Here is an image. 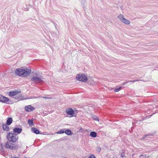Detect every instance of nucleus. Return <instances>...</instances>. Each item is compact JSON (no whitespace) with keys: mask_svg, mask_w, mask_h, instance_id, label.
I'll list each match as a JSON object with an SVG mask.
<instances>
[{"mask_svg":"<svg viewBox=\"0 0 158 158\" xmlns=\"http://www.w3.org/2000/svg\"><path fill=\"white\" fill-rule=\"evenodd\" d=\"M6 137L8 141L4 145L6 148L11 150H16L20 148L18 143H15L19 139V136L17 134H14L12 132H9L7 133Z\"/></svg>","mask_w":158,"mask_h":158,"instance_id":"f257e3e1","label":"nucleus"},{"mask_svg":"<svg viewBox=\"0 0 158 158\" xmlns=\"http://www.w3.org/2000/svg\"><path fill=\"white\" fill-rule=\"evenodd\" d=\"M31 72V69L27 68H16L15 70V74L16 76L20 77H28Z\"/></svg>","mask_w":158,"mask_h":158,"instance_id":"f03ea898","label":"nucleus"},{"mask_svg":"<svg viewBox=\"0 0 158 158\" xmlns=\"http://www.w3.org/2000/svg\"><path fill=\"white\" fill-rule=\"evenodd\" d=\"M76 79L78 81L83 82H86L88 80L87 76L85 74L82 73L77 74L76 77Z\"/></svg>","mask_w":158,"mask_h":158,"instance_id":"7ed1b4c3","label":"nucleus"},{"mask_svg":"<svg viewBox=\"0 0 158 158\" xmlns=\"http://www.w3.org/2000/svg\"><path fill=\"white\" fill-rule=\"evenodd\" d=\"M0 102L8 104H11L13 103L12 102L10 101L9 98L1 94H0Z\"/></svg>","mask_w":158,"mask_h":158,"instance_id":"20e7f679","label":"nucleus"},{"mask_svg":"<svg viewBox=\"0 0 158 158\" xmlns=\"http://www.w3.org/2000/svg\"><path fill=\"white\" fill-rule=\"evenodd\" d=\"M31 80L36 84H40L43 81L42 79L41 76L40 75L39 76V77H32L31 78Z\"/></svg>","mask_w":158,"mask_h":158,"instance_id":"39448f33","label":"nucleus"},{"mask_svg":"<svg viewBox=\"0 0 158 158\" xmlns=\"http://www.w3.org/2000/svg\"><path fill=\"white\" fill-rule=\"evenodd\" d=\"M22 131V127L20 125H16L13 129V132L18 135L21 133Z\"/></svg>","mask_w":158,"mask_h":158,"instance_id":"423d86ee","label":"nucleus"},{"mask_svg":"<svg viewBox=\"0 0 158 158\" xmlns=\"http://www.w3.org/2000/svg\"><path fill=\"white\" fill-rule=\"evenodd\" d=\"M66 113L67 114L69 115V117L71 118L73 117L76 116L75 112L74 110L71 108H68L66 109Z\"/></svg>","mask_w":158,"mask_h":158,"instance_id":"0eeeda50","label":"nucleus"},{"mask_svg":"<svg viewBox=\"0 0 158 158\" xmlns=\"http://www.w3.org/2000/svg\"><path fill=\"white\" fill-rule=\"evenodd\" d=\"M21 91L19 89L18 90L15 89L13 91L9 92L8 93V95L10 97H13L17 95Z\"/></svg>","mask_w":158,"mask_h":158,"instance_id":"6e6552de","label":"nucleus"},{"mask_svg":"<svg viewBox=\"0 0 158 158\" xmlns=\"http://www.w3.org/2000/svg\"><path fill=\"white\" fill-rule=\"evenodd\" d=\"M24 109L25 111L27 112H31L35 109V108L31 105H29L25 106Z\"/></svg>","mask_w":158,"mask_h":158,"instance_id":"1a4fd4ad","label":"nucleus"},{"mask_svg":"<svg viewBox=\"0 0 158 158\" xmlns=\"http://www.w3.org/2000/svg\"><path fill=\"white\" fill-rule=\"evenodd\" d=\"M9 125L6 124V123L2 124V128L4 131H10V128L9 127Z\"/></svg>","mask_w":158,"mask_h":158,"instance_id":"9d476101","label":"nucleus"},{"mask_svg":"<svg viewBox=\"0 0 158 158\" xmlns=\"http://www.w3.org/2000/svg\"><path fill=\"white\" fill-rule=\"evenodd\" d=\"M31 130L32 132L36 134H41L40 133L39 130L37 128L32 127Z\"/></svg>","mask_w":158,"mask_h":158,"instance_id":"9b49d317","label":"nucleus"},{"mask_svg":"<svg viewBox=\"0 0 158 158\" xmlns=\"http://www.w3.org/2000/svg\"><path fill=\"white\" fill-rule=\"evenodd\" d=\"M65 133L68 135H73V133L71 130L68 129H65Z\"/></svg>","mask_w":158,"mask_h":158,"instance_id":"f8f14e48","label":"nucleus"},{"mask_svg":"<svg viewBox=\"0 0 158 158\" xmlns=\"http://www.w3.org/2000/svg\"><path fill=\"white\" fill-rule=\"evenodd\" d=\"M13 119L11 117H8L6 119V122L5 123L6 124L10 125L12 123Z\"/></svg>","mask_w":158,"mask_h":158,"instance_id":"ddd939ff","label":"nucleus"},{"mask_svg":"<svg viewBox=\"0 0 158 158\" xmlns=\"http://www.w3.org/2000/svg\"><path fill=\"white\" fill-rule=\"evenodd\" d=\"M156 132H152V133H150V134H146L142 138H141V140H143L145 139V137L148 136H153L154 135L156 134Z\"/></svg>","mask_w":158,"mask_h":158,"instance_id":"4468645a","label":"nucleus"},{"mask_svg":"<svg viewBox=\"0 0 158 158\" xmlns=\"http://www.w3.org/2000/svg\"><path fill=\"white\" fill-rule=\"evenodd\" d=\"M14 98L16 99L18 101H20V100H23L24 99V98H23V96L22 95H18L15 96Z\"/></svg>","mask_w":158,"mask_h":158,"instance_id":"2eb2a0df","label":"nucleus"},{"mask_svg":"<svg viewBox=\"0 0 158 158\" xmlns=\"http://www.w3.org/2000/svg\"><path fill=\"white\" fill-rule=\"evenodd\" d=\"M89 135L93 138H95L97 136V133L94 131H93L90 132Z\"/></svg>","mask_w":158,"mask_h":158,"instance_id":"dca6fc26","label":"nucleus"},{"mask_svg":"<svg viewBox=\"0 0 158 158\" xmlns=\"http://www.w3.org/2000/svg\"><path fill=\"white\" fill-rule=\"evenodd\" d=\"M28 123L30 126H34V124L33 122V119H29L28 120Z\"/></svg>","mask_w":158,"mask_h":158,"instance_id":"f3484780","label":"nucleus"},{"mask_svg":"<svg viewBox=\"0 0 158 158\" xmlns=\"http://www.w3.org/2000/svg\"><path fill=\"white\" fill-rule=\"evenodd\" d=\"M65 128H63L61 129L59 131H57L56 133L58 134H62L64 133L65 132Z\"/></svg>","mask_w":158,"mask_h":158,"instance_id":"a211bd4d","label":"nucleus"},{"mask_svg":"<svg viewBox=\"0 0 158 158\" xmlns=\"http://www.w3.org/2000/svg\"><path fill=\"white\" fill-rule=\"evenodd\" d=\"M91 117L94 120L99 121L98 117L96 115L93 114L91 115Z\"/></svg>","mask_w":158,"mask_h":158,"instance_id":"6ab92c4d","label":"nucleus"},{"mask_svg":"<svg viewBox=\"0 0 158 158\" xmlns=\"http://www.w3.org/2000/svg\"><path fill=\"white\" fill-rule=\"evenodd\" d=\"M122 22L126 24H129L130 23V22L129 20L125 18L123 19V20Z\"/></svg>","mask_w":158,"mask_h":158,"instance_id":"aec40b11","label":"nucleus"},{"mask_svg":"<svg viewBox=\"0 0 158 158\" xmlns=\"http://www.w3.org/2000/svg\"><path fill=\"white\" fill-rule=\"evenodd\" d=\"M139 81V80H133V81H124L123 83V85H125V84H126V83H128V82H135V81Z\"/></svg>","mask_w":158,"mask_h":158,"instance_id":"412c9836","label":"nucleus"},{"mask_svg":"<svg viewBox=\"0 0 158 158\" xmlns=\"http://www.w3.org/2000/svg\"><path fill=\"white\" fill-rule=\"evenodd\" d=\"M117 18L121 21H122L123 20V19H124L125 18L124 17V16L122 14H121L119 15L118 16Z\"/></svg>","mask_w":158,"mask_h":158,"instance_id":"4be33fe9","label":"nucleus"},{"mask_svg":"<svg viewBox=\"0 0 158 158\" xmlns=\"http://www.w3.org/2000/svg\"><path fill=\"white\" fill-rule=\"evenodd\" d=\"M148 156H147L146 154H142L140 155L139 158H148Z\"/></svg>","mask_w":158,"mask_h":158,"instance_id":"5701e85b","label":"nucleus"},{"mask_svg":"<svg viewBox=\"0 0 158 158\" xmlns=\"http://www.w3.org/2000/svg\"><path fill=\"white\" fill-rule=\"evenodd\" d=\"M121 88L122 87L121 86H120L118 87H117L115 88L114 89V91L116 92H118L121 89Z\"/></svg>","mask_w":158,"mask_h":158,"instance_id":"b1692460","label":"nucleus"},{"mask_svg":"<svg viewBox=\"0 0 158 158\" xmlns=\"http://www.w3.org/2000/svg\"><path fill=\"white\" fill-rule=\"evenodd\" d=\"M0 151L1 152L2 154V155H4L5 154V152L3 148L2 147L0 149Z\"/></svg>","mask_w":158,"mask_h":158,"instance_id":"393cba45","label":"nucleus"},{"mask_svg":"<svg viewBox=\"0 0 158 158\" xmlns=\"http://www.w3.org/2000/svg\"><path fill=\"white\" fill-rule=\"evenodd\" d=\"M84 131H87L86 130H84L82 128H81L79 129V131L81 132H84Z\"/></svg>","mask_w":158,"mask_h":158,"instance_id":"a878e982","label":"nucleus"},{"mask_svg":"<svg viewBox=\"0 0 158 158\" xmlns=\"http://www.w3.org/2000/svg\"><path fill=\"white\" fill-rule=\"evenodd\" d=\"M124 152H121V157L122 158L126 157V156L124 154Z\"/></svg>","mask_w":158,"mask_h":158,"instance_id":"bb28decb","label":"nucleus"},{"mask_svg":"<svg viewBox=\"0 0 158 158\" xmlns=\"http://www.w3.org/2000/svg\"><path fill=\"white\" fill-rule=\"evenodd\" d=\"M89 158H96V157L93 154H91L89 156Z\"/></svg>","mask_w":158,"mask_h":158,"instance_id":"cd10ccee","label":"nucleus"},{"mask_svg":"<svg viewBox=\"0 0 158 158\" xmlns=\"http://www.w3.org/2000/svg\"><path fill=\"white\" fill-rule=\"evenodd\" d=\"M96 150V151H97V152H101V148L100 147H97V149Z\"/></svg>","mask_w":158,"mask_h":158,"instance_id":"c85d7f7f","label":"nucleus"},{"mask_svg":"<svg viewBox=\"0 0 158 158\" xmlns=\"http://www.w3.org/2000/svg\"><path fill=\"white\" fill-rule=\"evenodd\" d=\"M42 97V98H44L48 99H51L52 98L51 97H44V96H43Z\"/></svg>","mask_w":158,"mask_h":158,"instance_id":"c756f323","label":"nucleus"},{"mask_svg":"<svg viewBox=\"0 0 158 158\" xmlns=\"http://www.w3.org/2000/svg\"><path fill=\"white\" fill-rule=\"evenodd\" d=\"M81 4H84L85 2V0H82L81 1Z\"/></svg>","mask_w":158,"mask_h":158,"instance_id":"7c9ffc66","label":"nucleus"},{"mask_svg":"<svg viewBox=\"0 0 158 158\" xmlns=\"http://www.w3.org/2000/svg\"><path fill=\"white\" fill-rule=\"evenodd\" d=\"M40 75H39V73H36L35 74V76H36V77H39V76H40Z\"/></svg>","mask_w":158,"mask_h":158,"instance_id":"2f4dec72","label":"nucleus"},{"mask_svg":"<svg viewBox=\"0 0 158 158\" xmlns=\"http://www.w3.org/2000/svg\"><path fill=\"white\" fill-rule=\"evenodd\" d=\"M53 24H54L56 28L57 29V28H56L57 24L55 23H54Z\"/></svg>","mask_w":158,"mask_h":158,"instance_id":"473e14b6","label":"nucleus"},{"mask_svg":"<svg viewBox=\"0 0 158 158\" xmlns=\"http://www.w3.org/2000/svg\"><path fill=\"white\" fill-rule=\"evenodd\" d=\"M24 9H25V10L27 11V10H28L29 8L26 7V8H24Z\"/></svg>","mask_w":158,"mask_h":158,"instance_id":"72a5a7b5","label":"nucleus"},{"mask_svg":"<svg viewBox=\"0 0 158 158\" xmlns=\"http://www.w3.org/2000/svg\"><path fill=\"white\" fill-rule=\"evenodd\" d=\"M38 98L37 97H32L31 98H30L34 99V98Z\"/></svg>","mask_w":158,"mask_h":158,"instance_id":"f704fd0d","label":"nucleus"},{"mask_svg":"<svg viewBox=\"0 0 158 158\" xmlns=\"http://www.w3.org/2000/svg\"><path fill=\"white\" fill-rule=\"evenodd\" d=\"M139 122V120H136V121L135 122V123H138Z\"/></svg>","mask_w":158,"mask_h":158,"instance_id":"c9c22d12","label":"nucleus"},{"mask_svg":"<svg viewBox=\"0 0 158 158\" xmlns=\"http://www.w3.org/2000/svg\"><path fill=\"white\" fill-rule=\"evenodd\" d=\"M144 118H143V119H142L141 120H139V122H140L141 121H142L143 120H144Z\"/></svg>","mask_w":158,"mask_h":158,"instance_id":"e433bc0d","label":"nucleus"},{"mask_svg":"<svg viewBox=\"0 0 158 158\" xmlns=\"http://www.w3.org/2000/svg\"><path fill=\"white\" fill-rule=\"evenodd\" d=\"M13 158H19V157H14Z\"/></svg>","mask_w":158,"mask_h":158,"instance_id":"4c0bfd02","label":"nucleus"},{"mask_svg":"<svg viewBox=\"0 0 158 158\" xmlns=\"http://www.w3.org/2000/svg\"><path fill=\"white\" fill-rule=\"evenodd\" d=\"M132 124H134V123H132Z\"/></svg>","mask_w":158,"mask_h":158,"instance_id":"58836bf2","label":"nucleus"}]
</instances>
